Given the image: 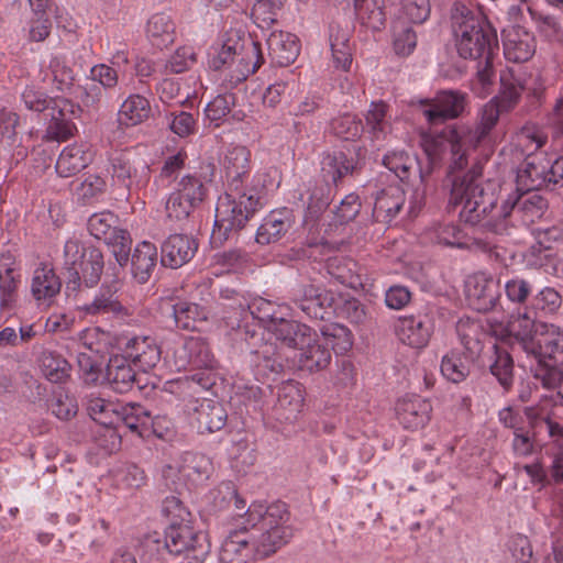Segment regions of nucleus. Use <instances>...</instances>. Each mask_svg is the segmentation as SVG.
Wrapping results in <instances>:
<instances>
[{
    "instance_id": "51",
    "label": "nucleus",
    "mask_w": 563,
    "mask_h": 563,
    "mask_svg": "<svg viewBox=\"0 0 563 563\" xmlns=\"http://www.w3.org/2000/svg\"><path fill=\"white\" fill-rule=\"evenodd\" d=\"M354 9L363 22L374 30L385 23L384 0H353Z\"/></svg>"
},
{
    "instance_id": "27",
    "label": "nucleus",
    "mask_w": 563,
    "mask_h": 563,
    "mask_svg": "<svg viewBox=\"0 0 563 563\" xmlns=\"http://www.w3.org/2000/svg\"><path fill=\"white\" fill-rule=\"evenodd\" d=\"M195 421L200 433H213L221 430L228 420L223 405L213 399L197 400Z\"/></svg>"
},
{
    "instance_id": "60",
    "label": "nucleus",
    "mask_w": 563,
    "mask_h": 563,
    "mask_svg": "<svg viewBox=\"0 0 563 563\" xmlns=\"http://www.w3.org/2000/svg\"><path fill=\"white\" fill-rule=\"evenodd\" d=\"M107 181L103 177L89 174L85 179L77 186L75 195L82 203L91 202L99 198L106 192Z\"/></svg>"
},
{
    "instance_id": "57",
    "label": "nucleus",
    "mask_w": 563,
    "mask_h": 563,
    "mask_svg": "<svg viewBox=\"0 0 563 563\" xmlns=\"http://www.w3.org/2000/svg\"><path fill=\"white\" fill-rule=\"evenodd\" d=\"M284 310H287L286 306H277L264 298H255L247 305L250 314L262 322L266 328L277 320Z\"/></svg>"
},
{
    "instance_id": "28",
    "label": "nucleus",
    "mask_w": 563,
    "mask_h": 563,
    "mask_svg": "<svg viewBox=\"0 0 563 563\" xmlns=\"http://www.w3.org/2000/svg\"><path fill=\"white\" fill-rule=\"evenodd\" d=\"M125 357L132 360L143 371L153 368L161 360V347L152 336H133L125 343Z\"/></svg>"
},
{
    "instance_id": "17",
    "label": "nucleus",
    "mask_w": 563,
    "mask_h": 563,
    "mask_svg": "<svg viewBox=\"0 0 563 563\" xmlns=\"http://www.w3.org/2000/svg\"><path fill=\"white\" fill-rule=\"evenodd\" d=\"M299 350V364L309 372L325 368L331 361V353L322 341V336L311 329L297 347Z\"/></svg>"
},
{
    "instance_id": "5",
    "label": "nucleus",
    "mask_w": 563,
    "mask_h": 563,
    "mask_svg": "<svg viewBox=\"0 0 563 563\" xmlns=\"http://www.w3.org/2000/svg\"><path fill=\"white\" fill-rule=\"evenodd\" d=\"M163 511L170 520L165 532L167 551L190 559V563H203L209 553V542L203 532L197 531L186 521L189 514L181 503L175 497L166 498Z\"/></svg>"
},
{
    "instance_id": "2",
    "label": "nucleus",
    "mask_w": 563,
    "mask_h": 563,
    "mask_svg": "<svg viewBox=\"0 0 563 563\" xmlns=\"http://www.w3.org/2000/svg\"><path fill=\"white\" fill-rule=\"evenodd\" d=\"M495 184L482 180V172L473 167L463 175L452 176L449 205L460 208V219L485 231L503 234L508 229V218L515 210L523 224L540 219L547 201L538 192H517L497 206Z\"/></svg>"
},
{
    "instance_id": "30",
    "label": "nucleus",
    "mask_w": 563,
    "mask_h": 563,
    "mask_svg": "<svg viewBox=\"0 0 563 563\" xmlns=\"http://www.w3.org/2000/svg\"><path fill=\"white\" fill-rule=\"evenodd\" d=\"M251 152L245 146H232L228 150L223 168L229 183V188H242L243 177L251 169Z\"/></svg>"
},
{
    "instance_id": "11",
    "label": "nucleus",
    "mask_w": 563,
    "mask_h": 563,
    "mask_svg": "<svg viewBox=\"0 0 563 563\" xmlns=\"http://www.w3.org/2000/svg\"><path fill=\"white\" fill-rule=\"evenodd\" d=\"M464 296L472 309L478 312H488L499 301V282L485 272L468 275L464 282Z\"/></svg>"
},
{
    "instance_id": "43",
    "label": "nucleus",
    "mask_w": 563,
    "mask_h": 563,
    "mask_svg": "<svg viewBox=\"0 0 563 563\" xmlns=\"http://www.w3.org/2000/svg\"><path fill=\"white\" fill-rule=\"evenodd\" d=\"M71 107V103L66 99L57 100L52 111L48 113L51 115V122L47 132L55 140L65 141L73 135L75 125L68 118Z\"/></svg>"
},
{
    "instance_id": "10",
    "label": "nucleus",
    "mask_w": 563,
    "mask_h": 563,
    "mask_svg": "<svg viewBox=\"0 0 563 563\" xmlns=\"http://www.w3.org/2000/svg\"><path fill=\"white\" fill-rule=\"evenodd\" d=\"M419 104L426 121L434 125L461 117L467 104V96L460 90H440L431 99H421Z\"/></svg>"
},
{
    "instance_id": "46",
    "label": "nucleus",
    "mask_w": 563,
    "mask_h": 563,
    "mask_svg": "<svg viewBox=\"0 0 563 563\" xmlns=\"http://www.w3.org/2000/svg\"><path fill=\"white\" fill-rule=\"evenodd\" d=\"M118 416V423L122 422L131 432L141 438H146L151 413L143 406L140 404H122Z\"/></svg>"
},
{
    "instance_id": "44",
    "label": "nucleus",
    "mask_w": 563,
    "mask_h": 563,
    "mask_svg": "<svg viewBox=\"0 0 563 563\" xmlns=\"http://www.w3.org/2000/svg\"><path fill=\"white\" fill-rule=\"evenodd\" d=\"M121 402L107 400L99 396L90 395L87 398L86 409L88 415L96 422L104 427H113L118 424V415Z\"/></svg>"
},
{
    "instance_id": "37",
    "label": "nucleus",
    "mask_w": 563,
    "mask_h": 563,
    "mask_svg": "<svg viewBox=\"0 0 563 563\" xmlns=\"http://www.w3.org/2000/svg\"><path fill=\"white\" fill-rule=\"evenodd\" d=\"M303 391L296 382L284 383L278 389L277 409L286 421H294L303 407Z\"/></svg>"
},
{
    "instance_id": "31",
    "label": "nucleus",
    "mask_w": 563,
    "mask_h": 563,
    "mask_svg": "<svg viewBox=\"0 0 563 563\" xmlns=\"http://www.w3.org/2000/svg\"><path fill=\"white\" fill-rule=\"evenodd\" d=\"M291 225V211L287 208L268 213L256 232V241L261 244L277 242Z\"/></svg>"
},
{
    "instance_id": "41",
    "label": "nucleus",
    "mask_w": 563,
    "mask_h": 563,
    "mask_svg": "<svg viewBox=\"0 0 563 563\" xmlns=\"http://www.w3.org/2000/svg\"><path fill=\"white\" fill-rule=\"evenodd\" d=\"M366 133L372 141H380L390 132L388 106L383 101H373L365 114Z\"/></svg>"
},
{
    "instance_id": "22",
    "label": "nucleus",
    "mask_w": 563,
    "mask_h": 563,
    "mask_svg": "<svg viewBox=\"0 0 563 563\" xmlns=\"http://www.w3.org/2000/svg\"><path fill=\"white\" fill-rule=\"evenodd\" d=\"M174 470H177L180 476L191 484L200 485L209 479L213 472V465L205 454L185 453L179 465L165 467L164 475L170 476Z\"/></svg>"
},
{
    "instance_id": "42",
    "label": "nucleus",
    "mask_w": 563,
    "mask_h": 563,
    "mask_svg": "<svg viewBox=\"0 0 563 563\" xmlns=\"http://www.w3.org/2000/svg\"><path fill=\"white\" fill-rule=\"evenodd\" d=\"M151 114V106L141 95L129 96L121 104L118 121L125 126H134L145 121Z\"/></svg>"
},
{
    "instance_id": "4",
    "label": "nucleus",
    "mask_w": 563,
    "mask_h": 563,
    "mask_svg": "<svg viewBox=\"0 0 563 563\" xmlns=\"http://www.w3.org/2000/svg\"><path fill=\"white\" fill-rule=\"evenodd\" d=\"M451 20L456 49L462 58H493L494 49L498 47L497 33L481 14L462 2H455Z\"/></svg>"
},
{
    "instance_id": "61",
    "label": "nucleus",
    "mask_w": 563,
    "mask_h": 563,
    "mask_svg": "<svg viewBox=\"0 0 563 563\" xmlns=\"http://www.w3.org/2000/svg\"><path fill=\"white\" fill-rule=\"evenodd\" d=\"M42 371L52 383H62L69 376L70 365L60 355L47 353L42 358Z\"/></svg>"
},
{
    "instance_id": "55",
    "label": "nucleus",
    "mask_w": 563,
    "mask_h": 563,
    "mask_svg": "<svg viewBox=\"0 0 563 563\" xmlns=\"http://www.w3.org/2000/svg\"><path fill=\"white\" fill-rule=\"evenodd\" d=\"M52 80L60 91L69 90L75 81V74L63 55H53L48 63Z\"/></svg>"
},
{
    "instance_id": "6",
    "label": "nucleus",
    "mask_w": 563,
    "mask_h": 563,
    "mask_svg": "<svg viewBox=\"0 0 563 563\" xmlns=\"http://www.w3.org/2000/svg\"><path fill=\"white\" fill-rule=\"evenodd\" d=\"M260 206V197L254 190L229 188L217 202L211 243L214 246L222 245L232 233L244 228Z\"/></svg>"
},
{
    "instance_id": "1",
    "label": "nucleus",
    "mask_w": 563,
    "mask_h": 563,
    "mask_svg": "<svg viewBox=\"0 0 563 563\" xmlns=\"http://www.w3.org/2000/svg\"><path fill=\"white\" fill-rule=\"evenodd\" d=\"M212 495L214 499L221 496V501L217 504L219 508L224 503H233L235 509L234 528L228 532L220 548V563H250L257 558H267L292 538L286 504L253 503L245 508V500L236 494L231 483L221 484Z\"/></svg>"
},
{
    "instance_id": "47",
    "label": "nucleus",
    "mask_w": 563,
    "mask_h": 563,
    "mask_svg": "<svg viewBox=\"0 0 563 563\" xmlns=\"http://www.w3.org/2000/svg\"><path fill=\"white\" fill-rule=\"evenodd\" d=\"M353 169V162L343 152L327 153L322 157L321 174L328 184H336Z\"/></svg>"
},
{
    "instance_id": "56",
    "label": "nucleus",
    "mask_w": 563,
    "mask_h": 563,
    "mask_svg": "<svg viewBox=\"0 0 563 563\" xmlns=\"http://www.w3.org/2000/svg\"><path fill=\"white\" fill-rule=\"evenodd\" d=\"M331 130L341 139L354 141L364 132V126L355 114L345 113L332 120Z\"/></svg>"
},
{
    "instance_id": "53",
    "label": "nucleus",
    "mask_w": 563,
    "mask_h": 563,
    "mask_svg": "<svg viewBox=\"0 0 563 563\" xmlns=\"http://www.w3.org/2000/svg\"><path fill=\"white\" fill-rule=\"evenodd\" d=\"M393 44L397 55H410L417 45L416 32L405 21L396 20L393 24Z\"/></svg>"
},
{
    "instance_id": "58",
    "label": "nucleus",
    "mask_w": 563,
    "mask_h": 563,
    "mask_svg": "<svg viewBox=\"0 0 563 563\" xmlns=\"http://www.w3.org/2000/svg\"><path fill=\"white\" fill-rule=\"evenodd\" d=\"M430 13V0H401L398 20L412 24H422L429 19Z\"/></svg>"
},
{
    "instance_id": "33",
    "label": "nucleus",
    "mask_w": 563,
    "mask_h": 563,
    "mask_svg": "<svg viewBox=\"0 0 563 563\" xmlns=\"http://www.w3.org/2000/svg\"><path fill=\"white\" fill-rule=\"evenodd\" d=\"M170 309L176 327L183 330H200L209 319V311L195 302L177 301Z\"/></svg>"
},
{
    "instance_id": "40",
    "label": "nucleus",
    "mask_w": 563,
    "mask_h": 563,
    "mask_svg": "<svg viewBox=\"0 0 563 563\" xmlns=\"http://www.w3.org/2000/svg\"><path fill=\"white\" fill-rule=\"evenodd\" d=\"M267 329L277 340L290 347H297L299 341H301L306 335H309V332L311 331V328L306 324L286 319V314L284 312L280 313L277 320L272 322Z\"/></svg>"
},
{
    "instance_id": "48",
    "label": "nucleus",
    "mask_w": 563,
    "mask_h": 563,
    "mask_svg": "<svg viewBox=\"0 0 563 563\" xmlns=\"http://www.w3.org/2000/svg\"><path fill=\"white\" fill-rule=\"evenodd\" d=\"M430 240L451 247L463 249L468 246L466 233L453 222H443L432 225L428 230Z\"/></svg>"
},
{
    "instance_id": "39",
    "label": "nucleus",
    "mask_w": 563,
    "mask_h": 563,
    "mask_svg": "<svg viewBox=\"0 0 563 563\" xmlns=\"http://www.w3.org/2000/svg\"><path fill=\"white\" fill-rule=\"evenodd\" d=\"M328 273L341 284L358 289L364 286L357 263L351 258L331 257L327 263Z\"/></svg>"
},
{
    "instance_id": "26",
    "label": "nucleus",
    "mask_w": 563,
    "mask_h": 563,
    "mask_svg": "<svg viewBox=\"0 0 563 563\" xmlns=\"http://www.w3.org/2000/svg\"><path fill=\"white\" fill-rule=\"evenodd\" d=\"M93 158L91 146L87 143L70 144L59 154L56 172L62 177H70L85 169Z\"/></svg>"
},
{
    "instance_id": "64",
    "label": "nucleus",
    "mask_w": 563,
    "mask_h": 563,
    "mask_svg": "<svg viewBox=\"0 0 563 563\" xmlns=\"http://www.w3.org/2000/svg\"><path fill=\"white\" fill-rule=\"evenodd\" d=\"M383 164L400 180L408 178L410 170L416 166V159L404 151H395L386 154Z\"/></svg>"
},
{
    "instance_id": "29",
    "label": "nucleus",
    "mask_w": 563,
    "mask_h": 563,
    "mask_svg": "<svg viewBox=\"0 0 563 563\" xmlns=\"http://www.w3.org/2000/svg\"><path fill=\"white\" fill-rule=\"evenodd\" d=\"M406 201L405 190L397 185L388 186L375 198L373 217L377 222L389 223L399 213Z\"/></svg>"
},
{
    "instance_id": "34",
    "label": "nucleus",
    "mask_w": 563,
    "mask_h": 563,
    "mask_svg": "<svg viewBox=\"0 0 563 563\" xmlns=\"http://www.w3.org/2000/svg\"><path fill=\"white\" fill-rule=\"evenodd\" d=\"M106 379L114 391L123 394L133 387L135 372L125 356L114 355L108 362Z\"/></svg>"
},
{
    "instance_id": "24",
    "label": "nucleus",
    "mask_w": 563,
    "mask_h": 563,
    "mask_svg": "<svg viewBox=\"0 0 563 563\" xmlns=\"http://www.w3.org/2000/svg\"><path fill=\"white\" fill-rule=\"evenodd\" d=\"M548 164L538 156L528 154L526 161L520 165L516 176L517 192H537L543 187H548L545 170Z\"/></svg>"
},
{
    "instance_id": "14",
    "label": "nucleus",
    "mask_w": 563,
    "mask_h": 563,
    "mask_svg": "<svg viewBox=\"0 0 563 563\" xmlns=\"http://www.w3.org/2000/svg\"><path fill=\"white\" fill-rule=\"evenodd\" d=\"M103 269V256L102 253L91 247L87 251L86 257L77 265L73 266V271H69L66 282V292L69 296L70 292H76L81 286V280L87 287H92L100 280Z\"/></svg>"
},
{
    "instance_id": "13",
    "label": "nucleus",
    "mask_w": 563,
    "mask_h": 563,
    "mask_svg": "<svg viewBox=\"0 0 563 563\" xmlns=\"http://www.w3.org/2000/svg\"><path fill=\"white\" fill-rule=\"evenodd\" d=\"M175 364L178 369L209 371L214 367L216 360L205 339L190 336L176 351Z\"/></svg>"
},
{
    "instance_id": "50",
    "label": "nucleus",
    "mask_w": 563,
    "mask_h": 563,
    "mask_svg": "<svg viewBox=\"0 0 563 563\" xmlns=\"http://www.w3.org/2000/svg\"><path fill=\"white\" fill-rule=\"evenodd\" d=\"M321 336L325 346L331 344L332 350L336 354L346 353L353 344L350 330L339 323H330L324 325L321 330Z\"/></svg>"
},
{
    "instance_id": "3",
    "label": "nucleus",
    "mask_w": 563,
    "mask_h": 563,
    "mask_svg": "<svg viewBox=\"0 0 563 563\" xmlns=\"http://www.w3.org/2000/svg\"><path fill=\"white\" fill-rule=\"evenodd\" d=\"M501 102L493 98L481 110L479 122L473 129L461 124L444 129L432 142V148H427L429 155L438 156L449 150L451 154V173L461 170L467 165V155L476 148L496 125L500 113L506 112Z\"/></svg>"
},
{
    "instance_id": "9",
    "label": "nucleus",
    "mask_w": 563,
    "mask_h": 563,
    "mask_svg": "<svg viewBox=\"0 0 563 563\" xmlns=\"http://www.w3.org/2000/svg\"><path fill=\"white\" fill-rule=\"evenodd\" d=\"M110 167L114 185H121L129 194L136 192L145 188L151 178L150 166L137 159L129 151L117 152L110 156Z\"/></svg>"
},
{
    "instance_id": "38",
    "label": "nucleus",
    "mask_w": 563,
    "mask_h": 563,
    "mask_svg": "<svg viewBox=\"0 0 563 563\" xmlns=\"http://www.w3.org/2000/svg\"><path fill=\"white\" fill-rule=\"evenodd\" d=\"M157 262V249L156 246L147 241H143L135 247L132 254V274L134 278L141 283H146Z\"/></svg>"
},
{
    "instance_id": "36",
    "label": "nucleus",
    "mask_w": 563,
    "mask_h": 563,
    "mask_svg": "<svg viewBox=\"0 0 563 563\" xmlns=\"http://www.w3.org/2000/svg\"><path fill=\"white\" fill-rule=\"evenodd\" d=\"M500 92L498 99L504 109H512L519 101L525 89L523 75L520 69L507 67L500 71Z\"/></svg>"
},
{
    "instance_id": "23",
    "label": "nucleus",
    "mask_w": 563,
    "mask_h": 563,
    "mask_svg": "<svg viewBox=\"0 0 563 563\" xmlns=\"http://www.w3.org/2000/svg\"><path fill=\"white\" fill-rule=\"evenodd\" d=\"M62 288V282L49 263H40L33 271L31 294L37 302L49 303Z\"/></svg>"
},
{
    "instance_id": "63",
    "label": "nucleus",
    "mask_w": 563,
    "mask_h": 563,
    "mask_svg": "<svg viewBox=\"0 0 563 563\" xmlns=\"http://www.w3.org/2000/svg\"><path fill=\"white\" fill-rule=\"evenodd\" d=\"M537 31L550 42L563 40V26L559 18L551 14L531 13Z\"/></svg>"
},
{
    "instance_id": "35",
    "label": "nucleus",
    "mask_w": 563,
    "mask_h": 563,
    "mask_svg": "<svg viewBox=\"0 0 563 563\" xmlns=\"http://www.w3.org/2000/svg\"><path fill=\"white\" fill-rule=\"evenodd\" d=\"M176 25L172 16L159 12L153 14L146 23V37L153 46L158 48L167 47L175 40Z\"/></svg>"
},
{
    "instance_id": "32",
    "label": "nucleus",
    "mask_w": 563,
    "mask_h": 563,
    "mask_svg": "<svg viewBox=\"0 0 563 563\" xmlns=\"http://www.w3.org/2000/svg\"><path fill=\"white\" fill-rule=\"evenodd\" d=\"M119 288V280L115 279L110 284H104L99 292L95 296L93 300L78 307V310L84 316H102L108 313H119L122 306L115 297Z\"/></svg>"
},
{
    "instance_id": "19",
    "label": "nucleus",
    "mask_w": 563,
    "mask_h": 563,
    "mask_svg": "<svg viewBox=\"0 0 563 563\" xmlns=\"http://www.w3.org/2000/svg\"><path fill=\"white\" fill-rule=\"evenodd\" d=\"M395 332L404 344L422 349L430 340L432 327L427 316H405L398 319Z\"/></svg>"
},
{
    "instance_id": "25",
    "label": "nucleus",
    "mask_w": 563,
    "mask_h": 563,
    "mask_svg": "<svg viewBox=\"0 0 563 563\" xmlns=\"http://www.w3.org/2000/svg\"><path fill=\"white\" fill-rule=\"evenodd\" d=\"M266 44L272 62L282 67L292 64L300 53L299 38L292 33L273 32Z\"/></svg>"
},
{
    "instance_id": "52",
    "label": "nucleus",
    "mask_w": 563,
    "mask_h": 563,
    "mask_svg": "<svg viewBox=\"0 0 563 563\" xmlns=\"http://www.w3.org/2000/svg\"><path fill=\"white\" fill-rule=\"evenodd\" d=\"M441 373L448 380L459 384L470 374V366L457 352L451 351L442 357Z\"/></svg>"
},
{
    "instance_id": "59",
    "label": "nucleus",
    "mask_w": 563,
    "mask_h": 563,
    "mask_svg": "<svg viewBox=\"0 0 563 563\" xmlns=\"http://www.w3.org/2000/svg\"><path fill=\"white\" fill-rule=\"evenodd\" d=\"M561 306L560 292L552 287H544L533 297L530 309L534 310L536 314L540 312L543 316H552L559 311Z\"/></svg>"
},
{
    "instance_id": "62",
    "label": "nucleus",
    "mask_w": 563,
    "mask_h": 563,
    "mask_svg": "<svg viewBox=\"0 0 563 563\" xmlns=\"http://www.w3.org/2000/svg\"><path fill=\"white\" fill-rule=\"evenodd\" d=\"M284 0H254L252 15L261 27H269L277 21Z\"/></svg>"
},
{
    "instance_id": "45",
    "label": "nucleus",
    "mask_w": 563,
    "mask_h": 563,
    "mask_svg": "<svg viewBox=\"0 0 563 563\" xmlns=\"http://www.w3.org/2000/svg\"><path fill=\"white\" fill-rule=\"evenodd\" d=\"M330 48L333 66L347 71L352 65L349 31L332 26L330 31Z\"/></svg>"
},
{
    "instance_id": "15",
    "label": "nucleus",
    "mask_w": 563,
    "mask_h": 563,
    "mask_svg": "<svg viewBox=\"0 0 563 563\" xmlns=\"http://www.w3.org/2000/svg\"><path fill=\"white\" fill-rule=\"evenodd\" d=\"M504 55L507 60L525 63L536 53L537 42L534 35L520 26H510L503 30Z\"/></svg>"
},
{
    "instance_id": "54",
    "label": "nucleus",
    "mask_w": 563,
    "mask_h": 563,
    "mask_svg": "<svg viewBox=\"0 0 563 563\" xmlns=\"http://www.w3.org/2000/svg\"><path fill=\"white\" fill-rule=\"evenodd\" d=\"M456 332L466 350L473 353L481 350L484 332L478 321L471 318H461L456 323Z\"/></svg>"
},
{
    "instance_id": "21",
    "label": "nucleus",
    "mask_w": 563,
    "mask_h": 563,
    "mask_svg": "<svg viewBox=\"0 0 563 563\" xmlns=\"http://www.w3.org/2000/svg\"><path fill=\"white\" fill-rule=\"evenodd\" d=\"M396 410L398 420L404 428L418 430L430 421L432 406L427 399L419 396H410L400 399Z\"/></svg>"
},
{
    "instance_id": "20",
    "label": "nucleus",
    "mask_w": 563,
    "mask_h": 563,
    "mask_svg": "<svg viewBox=\"0 0 563 563\" xmlns=\"http://www.w3.org/2000/svg\"><path fill=\"white\" fill-rule=\"evenodd\" d=\"M198 250L197 241L187 234H172L162 245V264L178 268L188 263Z\"/></svg>"
},
{
    "instance_id": "49",
    "label": "nucleus",
    "mask_w": 563,
    "mask_h": 563,
    "mask_svg": "<svg viewBox=\"0 0 563 563\" xmlns=\"http://www.w3.org/2000/svg\"><path fill=\"white\" fill-rule=\"evenodd\" d=\"M174 191L184 200L198 208L207 196V187L201 178L196 175H185L177 183Z\"/></svg>"
},
{
    "instance_id": "16",
    "label": "nucleus",
    "mask_w": 563,
    "mask_h": 563,
    "mask_svg": "<svg viewBox=\"0 0 563 563\" xmlns=\"http://www.w3.org/2000/svg\"><path fill=\"white\" fill-rule=\"evenodd\" d=\"M292 300L301 311L313 319H323L332 303V296L313 284H301L294 289Z\"/></svg>"
},
{
    "instance_id": "18",
    "label": "nucleus",
    "mask_w": 563,
    "mask_h": 563,
    "mask_svg": "<svg viewBox=\"0 0 563 563\" xmlns=\"http://www.w3.org/2000/svg\"><path fill=\"white\" fill-rule=\"evenodd\" d=\"M540 353L531 354L537 367L563 365V331L553 324L541 325Z\"/></svg>"
},
{
    "instance_id": "8",
    "label": "nucleus",
    "mask_w": 563,
    "mask_h": 563,
    "mask_svg": "<svg viewBox=\"0 0 563 563\" xmlns=\"http://www.w3.org/2000/svg\"><path fill=\"white\" fill-rule=\"evenodd\" d=\"M118 223L119 219L114 213L102 211L89 218L88 230L96 239L112 247V254L122 267L128 263L132 241L129 232L119 228Z\"/></svg>"
},
{
    "instance_id": "7",
    "label": "nucleus",
    "mask_w": 563,
    "mask_h": 563,
    "mask_svg": "<svg viewBox=\"0 0 563 563\" xmlns=\"http://www.w3.org/2000/svg\"><path fill=\"white\" fill-rule=\"evenodd\" d=\"M263 63L260 44L249 41L247 44H240L238 41L228 40L216 49L209 64L214 69L227 65L234 67L238 73L233 78L241 81L254 74Z\"/></svg>"
},
{
    "instance_id": "12",
    "label": "nucleus",
    "mask_w": 563,
    "mask_h": 563,
    "mask_svg": "<svg viewBox=\"0 0 563 563\" xmlns=\"http://www.w3.org/2000/svg\"><path fill=\"white\" fill-rule=\"evenodd\" d=\"M541 325H548L544 322H537L531 316L530 309H526L523 312L512 316L507 325V333L519 347L527 354L539 353L540 351V339L543 334Z\"/></svg>"
}]
</instances>
